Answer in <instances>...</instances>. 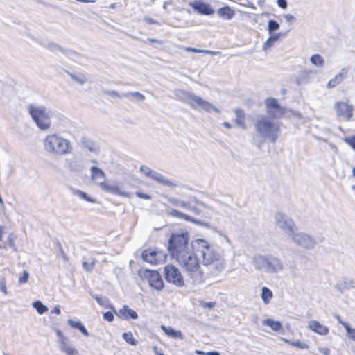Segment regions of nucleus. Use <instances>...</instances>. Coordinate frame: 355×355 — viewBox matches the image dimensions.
<instances>
[{"mask_svg": "<svg viewBox=\"0 0 355 355\" xmlns=\"http://www.w3.org/2000/svg\"><path fill=\"white\" fill-rule=\"evenodd\" d=\"M196 354L198 355H220L219 352L215 351L205 352L200 350H196Z\"/></svg>", "mask_w": 355, "mask_h": 355, "instance_id": "58836bf2", "label": "nucleus"}, {"mask_svg": "<svg viewBox=\"0 0 355 355\" xmlns=\"http://www.w3.org/2000/svg\"><path fill=\"white\" fill-rule=\"evenodd\" d=\"M189 103L193 108L201 107L207 110L211 107V105L209 102L195 95L189 97Z\"/></svg>", "mask_w": 355, "mask_h": 355, "instance_id": "4468645a", "label": "nucleus"}, {"mask_svg": "<svg viewBox=\"0 0 355 355\" xmlns=\"http://www.w3.org/2000/svg\"><path fill=\"white\" fill-rule=\"evenodd\" d=\"M344 77H345V76L342 73L337 74L334 78H332L331 80H330L328 82V84H327L328 87L333 88V87H336L338 85H339L340 83H342V81L344 79Z\"/></svg>", "mask_w": 355, "mask_h": 355, "instance_id": "b1692460", "label": "nucleus"}, {"mask_svg": "<svg viewBox=\"0 0 355 355\" xmlns=\"http://www.w3.org/2000/svg\"><path fill=\"white\" fill-rule=\"evenodd\" d=\"M272 292L267 287L262 288L261 298L264 303L268 304L272 298Z\"/></svg>", "mask_w": 355, "mask_h": 355, "instance_id": "393cba45", "label": "nucleus"}, {"mask_svg": "<svg viewBox=\"0 0 355 355\" xmlns=\"http://www.w3.org/2000/svg\"><path fill=\"white\" fill-rule=\"evenodd\" d=\"M189 235L187 231L171 234L167 246L171 259L177 260L191 250L189 248Z\"/></svg>", "mask_w": 355, "mask_h": 355, "instance_id": "f257e3e1", "label": "nucleus"}, {"mask_svg": "<svg viewBox=\"0 0 355 355\" xmlns=\"http://www.w3.org/2000/svg\"><path fill=\"white\" fill-rule=\"evenodd\" d=\"M263 324L270 327L274 331H279L282 329V323L279 321H275L270 318L264 320Z\"/></svg>", "mask_w": 355, "mask_h": 355, "instance_id": "aec40b11", "label": "nucleus"}, {"mask_svg": "<svg viewBox=\"0 0 355 355\" xmlns=\"http://www.w3.org/2000/svg\"><path fill=\"white\" fill-rule=\"evenodd\" d=\"M290 345L293 347H296L301 349H309V345L306 343L301 342L300 340H296L293 342H291Z\"/></svg>", "mask_w": 355, "mask_h": 355, "instance_id": "c756f323", "label": "nucleus"}, {"mask_svg": "<svg viewBox=\"0 0 355 355\" xmlns=\"http://www.w3.org/2000/svg\"><path fill=\"white\" fill-rule=\"evenodd\" d=\"M189 5L199 15H211L214 13V10L210 4L200 0L190 2Z\"/></svg>", "mask_w": 355, "mask_h": 355, "instance_id": "f8f14e48", "label": "nucleus"}, {"mask_svg": "<svg viewBox=\"0 0 355 355\" xmlns=\"http://www.w3.org/2000/svg\"><path fill=\"white\" fill-rule=\"evenodd\" d=\"M311 62L318 67H321L324 64V60L319 54L313 55L311 57Z\"/></svg>", "mask_w": 355, "mask_h": 355, "instance_id": "cd10ccee", "label": "nucleus"}, {"mask_svg": "<svg viewBox=\"0 0 355 355\" xmlns=\"http://www.w3.org/2000/svg\"><path fill=\"white\" fill-rule=\"evenodd\" d=\"M74 193L78 196V197H80V198L87 201V202H92V203H94L96 202V200L90 197H89L86 193L80 191V190H76L74 191Z\"/></svg>", "mask_w": 355, "mask_h": 355, "instance_id": "c85d7f7f", "label": "nucleus"}, {"mask_svg": "<svg viewBox=\"0 0 355 355\" xmlns=\"http://www.w3.org/2000/svg\"><path fill=\"white\" fill-rule=\"evenodd\" d=\"M217 14L222 19L229 20L234 15V11L229 6H224L217 10Z\"/></svg>", "mask_w": 355, "mask_h": 355, "instance_id": "a211bd4d", "label": "nucleus"}, {"mask_svg": "<svg viewBox=\"0 0 355 355\" xmlns=\"http://www.w3.org/2000/svg\"><path fill=\"white\" fill-rule=\"evenodd\" d=\"M146 21H147L148 24H157V22H156L155 20L152 19H146Z\"/></svg>", "mask_w": 355, "mask_h": 355, "instance_id": "864d4df0", "label": "nucleus"}, {"mask_svg": "<svg viewBox=\"0 0 355 355\" xmlns=\"http://www.w3.org/2000/svg\"><path fill=\"white\" fill-rule=\"evenodd\" d=\"M29 114L40 129L45 130L51 127L50 115L44 107H28Z\"/></svg>", "mask_w": 355, "mask_h": 355, "instance_id": "423d86ee", "label": "nucleus"}, {"mask_svg": "<svg viewBox=\"0 0 355 355\" xmlns=\"http://www.w3.org/2000/svg\"><path fill=\"white\" fill-rule=\"evenodd\" d=\"M28 277H29V274L27 271L24 270L23 272V274L21 275V277H20L19 278V283L21 284H25L28 282Z\"/></svg>", "mask_w": 355, "mask_h": 355, "instance_id": "f704fd0d", "label": "nucleus"}, {"mask_svg": "<svg viewBox=\"0 0 355 355\" xmlns=\"http://www.w3.org/2000/svg\"><path fill=\"white\" fill-rule=\"evenodd\" d=\"M109 94H110V96H117V97H119V94L116 92H115V91H111V92H109Z\"/></svg>", "mask_w": 355, "mask_h": 355, "instance_id": "3c124183", "label": "nucleus"}, {"mask_svg": "<svg viewBox=\"0 0 355 355\" xmlns=\"http://www.w3.org/2000/svg\"><path fill=\"white\" fill-rule=\"evenodd\" d=\"M139 274L141 277L146 279L150 286L157 290H161L164 287V282L160 274L157 271L151 270H140Z\"/></svg>", "mask_w": 355, "mask_h": 355, "instance_id": "9d476101", "label": "nucleus"}, {"mask_svg": "<svg viewBox=\"0 0 355 355\" xmlns=\"http://www.w3.org/2000/svg\"><path fill=\"white\" fill-rule=\"evenodd\" d=\"M277 4L283 9H286L287 8V2L286 0H277Z\"/></svg>", "mask_w": 355, "mask_h": 355, "instance_id": "c03bdc74", "label": "nucleus"}, {"mask_svg": "<svg viewBox=\"0 0 355 355\" xmlns=\"http://www.w3.org/2000/svg\"><path fill=\"white\" fill-rule=\"evenodd\" d=\"M187 51H190V52H194V53H200V52H201L200 50H198V49H194V48H191V47L187 48Z\"/></svg>", "mask_w": 355, "mask_h": 355, "instance_id": "09e8293b", "label": "nucleus"}, {"mask_svg": "<svg viewBox=\"0 0 355 355\" xmlns=\"http://www.w3.org/2000/svg\"><path fill=\"white\" fill-rule=\"evenodd\" d=\"M103 319L108 322H112L114 319V314L112 311H107L103 313Z\"/></svg>", "mask_w": 355, "mask_h": 355, "instance_id": "c9c22d12", "label": "nucleus"}, {"mask_svg": "<svg viewBox=\"0 0 355 355\" xmlns=\"http://www.w3.org/2000/svg\"><path fill=\"white\" fill-rule=\"evenodd\" d=\"M44 148L49 153L56 155L70 153L72 150L70 141L57 134H51L45 137Z\"/></svg>", "mask_w": 355, "mask_h": 355, "instance_id": "f03ea898", "label": "nucleus"}, {"mask_svg": "<svg viewBox=\"0 0 355 355\" xmlns=\"http://www.w3.org/2000/svg\"><path fill=\"white\" fill-rule=\"evenodd\" d=\"M141 171H142L146 176H151L152 171L148 167L141 166L140 168Z\"/></svg>", "mask_w": 355, "mask_h": 355, "instance_id": "a19ab883", "label": "nucleus"}, {"mask_svg": "<svg viewBox=\"0 0 355 355\" xmlns=\"http://www.w3.org/2000/svg\"><path fill=\"white\" fill-rule=\"evenodd\" d=\"M344 141L355 150V135L345 137Z\"/></svg>", "mask_w": 355, "mask_h": 355, "instance_id": "72a5a7b5", "label": "nucleus"}, {"mask_svg": "<svg viewBox=\"0 0 355 355\" xmlns=\"http://www.w3.org/2000/svg\"><path fill=\"white\" fill-rule=\"evenodd\" d=\"M94 264L95 261L92 259L90 261H84L83 263V267L85 270L91 271L94 268Z\"/></svg>", "mask_w": 355, "mask_h": 355, "instance_id": "2f4dec72", "label": "nucleus"}, {"mask_svg": "<svg viewBox=\"0 0 355 355\" xmlns=\"http://www.w3.org/2000/svg\"><path fill=\"white\" fill-rule=\"evenodd\" d=\"M318 352L322 355H329L331 353L330 349L327 347H318Z\"/></svg>", "mask_w": 355, "mask_h": 355, "instance_id": "4c0bfd02", "label": "nucleus"}, {"mask_svg": "<svg viewBox=\"0 0 355 355\" xmlns=\"http://www.w3.org/2000/svg\"><path fill=\"white\" fill-rule=\"evenodd\" d=\"M0 290L1 292H3L4 294H7V288H6V282L5 279H2L0 280Z\"/></svg>", "mask_w": 355, "mask_h": 355, "instance_id": "ea45409f", "label": "nucleus"}, {"mask_svg": "<svg viewBox=\"0 0 355 355\" xmlns=\"http://www.w3.org/2000/svg\"><path fill=\"white\" fill-rule=\"evenodd\" d=\"M153 178L159 182H162L164 184H168V181L166 180L162 175H157V176L153 177Z\"/></svg>", "mask_w": 355, "mask_h": 355, "instance_id": "a18cd8bd", "label": "nucleus"}, {"mask_svg": "<svg viewBox=\"0 0 355 355\" xmlns=\"http://www.w3.org/2000/svg\"><path fill=\"white\" fill-rule=\"evenodd\" d=\"M268 116L272 119L281 118L286 113V109L282 107L278 101L273 98H268L265 101Z\"/></svg>", "mask_w": 355, "mask_h": 355, "instance_id": "9b49d317", "label": "nucleus"}, {"mask_svg": "<svg viewBox=\"0 0 355 355\" xmlns=\"http://www.w3.org/2000/svg\"><path fill=\"white\" fill-rule=\"evenodd\" d=\"M142 259L152 264L158 265L164 261L166 254L163 250H157L156 248H148L143 251Z\"/></svg>", "mask_w": 355, "mask_h": 355, "instance_id": "1a4fd4ad", "label": "nucleus"}, {"mask_svg": "<svg viewBox=\"0 0 355 355\" xmlns=\"http://www.w3.org/2000/svg\"><path fill=\"white\" fill-rule=\"evenodd\" d=\"M162 330L164 332V334L168 337L173 338H182L183 336L180 331H176L171 328V327H166L164 325L161 326Z\"/></svg>", "mask_w": 355, "mask_h": 355, "instance_id": "6ab92c4d", "label": "nucleus"}, {"mask_svg": "<svg viewBox=\"0 0 355 355\" xmlns=\"http://www.w3.org/2000/svg\"><path fill=\"white\" fill-rule=\"evenodd\" d=\"M17 235L14 232H9L6 226L0 225V250L11 249L17 252Z\"/></svg>", "mask_w": 355, "mask_h": 355, "instance_id": "0eeeda50", "label": "nucleus"}, {"mask_svg": "<svg viewBox=\"0 0 355 355\" xmlns=\"http://www.w3.org/2000/svg\"><path fill=\"white\" fill-rule=\"evenodd\" d=\"M101 188L107 192L114 194H120V189L117 186L112 185L106 182H103L100 184Z\"/></svg>", "mask_w": 355, "mask_h": 355, "instance_id": "412c9836", "label": "nucleus"}, {"mask_svg": "<svg viewBox=\"0 0 355 355\" xmlns=\"http://www.w3.org/2000/svg\"><path fill=\"white\" fill-rule=\"evenodd\" d=\"M165 279L176 286L182 287L184 285L183 276L180 270L172 264L166 265L164 268Z\"/></svg>", "mask_w": 355, "mask_h": 355, "instance_id": "6e6552de", "label": "nucleus"}, {"mask_svg": "<svg viewBox=\"0 0 355 355\" xmlns=\"http://www.w3.org/2000/svg\"><path fill=\"white\" fill-rule=\"evenodd\" d=\"M153 351L155 352V353L157 355H164L163 353L159 352L157 351L158 347H157V346H154V347H153Z\"/></svg>", "mask_w": 355, "mask_h": 355, "instance_id": "8fccbe9b", "label": "nucleus"}, {"mask_svg": "<svg viewBox=\"0 0 355 355\" xmlns=\"http://www.w3.org/2000/svg\"><path fill=\"white\" fill-rule=\"evenodd\" d=\"M136 196L140 198L150 200L151 198L150 196L147 193H144L141 192H137Z\"/></svg>", "mask_w": 355, "mask_h": 355, "instance_id": "79ce46f5", "label": "nucleus"}, {"mask_svg": "<svg viewBox=\"0 0 355 355\" xmlns=\"http://www.w3.org/2000/svg\"><path fill=\"white\" fill-rule=\"evenodd\" d=\"M68 323L70 324V326L73 328L78 329L83 334H84L85 336H89V333L85 326L82 324L81 322L74 321L72 320H69Z\"/></svg>", "mask_w": 355, "mask_h": 355, "instance_id": "4be33fe9", "label": "nucleus"}, {"mask_svg": "<svg viewBox=\"0 0 355 355\" xmlns=\"http://www.w3.org/2000/svg\"><path fill=\"white\" fill-rule=\"evenodd\" d=\"M216 305V303L215 302H207L204 304V307H208L209 309H211L213 307H214Z\"/></svg>", "mask_w": 355, "mask_h": 355, "instance_id": "de8ad7c7", "label": "nucleus"}, {"mask_svg": "<svg viewBox=\"0 0 355 355\" xmlns=\"http://www.w3.org/2000/svg\"><path fill=\"white\" fill-rule=\"evenodd\" d=\"M279 28V24L275 20H270L268 22V29L270 32H273L278 30Z\"/></svg>", "mask_w": 355, "mask_h": 355, "instance_id": "473e14b6", "label": "nucleus"}, {"mask_svg": "<svg viewBox=\"0 0 355 355\" xmlns=\"http://www.w3.org/2000/svg\"><path fill=\"white\" fill-rule=\"evenodd\" d=\"M191 245L193 252L201 254L204 265H211L219 260L218 253L207 241L197 239L191 241Z\"/></svg>", "mask_w": 355, "mask_h": 355, "instance_id": "7ed1b4c3", "label": "nucleus"}, {"mask_svg": "<svg viewBox=\"0 0 355 355\" xmlns=\"http://www.w3.org/2000/svg\"><path fill=\"white\" fill-rule=\"evenodd\" d=\"M33 307L37 310L39 314H44L47 312L48 308L46 306L44 305L40 301H35L33 303Z\"/></svg>", "mask_w": 355, "mask_h": 355, "instance_id": "a878e982", "label": "nucleus"}, {"mask_svg": "<svg viewBox=\"0 0 355 355\" xmlns=\"http://www.w3.org/2000/svg\"><path fill=\"white\" fill-rule=\"evenodd\" d=\"M105 178V173L104 172L96 167L92 166L91 168V178L94 180H99V179H103Z\"/></svg>", "mask_w": 355, "mask_h": 355, "instance_id": "5701e85b", "label": "nucleus"}, {"mask_svg": "<svg viewBox=\"0 0 355 355\" xmlns=\"http://www.w3.org/2000/svg\"><path fill=\"white\" fill-rule=\"evenodd\" d=\"M130 96H134L139 100L142 101L144 99V96L139 92H135L130 93Z\"/></svg>", "mask_w": 355, "mask_h": 355, "instance_id": "37998d69", "label": "nucleus"}, {"mask_svg": "<svg viewBox=\"0 0 355 355\" xmlns=\"http://www.w3.org/2000/svg\"><path fill=\"white\" fill-rule=\"evenodd\" d=\"M171 214H172L173 216H178V217H180V218H185V219H187V220H188V219H189V217H188L187 216H186V215H185L184 214H183V213H181V212L178 211V210H175V209L172 210V211H171Z\"/></svg>", "mask_w": 355, "mask_h": 355, "instance_id": "e433bc0d", "label": "nucleus"}, {"mask_svg": "<svg viewBox=\"0 0 355 355\" xmlns=\"http://www.w3.org/2000/svg\"><path fill=\"white\" fill-rule=\"evenodd\" d=\"M51 313H55L56 315H59L60 313V306H55L52 310H51Z\"/></svg>", "mask_w": 355, "mask_h": 355, "instance_id": "49530a36", "label": "nucleus"}, {"mask_svg": "<svg viewBox=\"0 0 355 355\" xmlns=\"http://www.w3.org/2000/svg\"><path fill=\"white\" fill-rule=\"evenodd\" d=\"M116 314L122 320L137 319L138 318L137 312L130 309L127 305H124Z\"/></svg>", "mask_w": 355, "mask_h": 355, "instance_id": "2eb2a0df", "label": "nucleus"}, {"mask_svg": "<svg viewBox=\"0 0 355 355\" xmlns=\"http://www.w3.org/2000/svg\"><path fill=\"white\" fill-rule=\"evenodd\" d=\"M57 335L62 338L61 349L67 355H75L77 351L71 346L68 345L66 342V338L63 336L62 331L58 330Z\"/></svg>", "mask_w": 355, "mask_h": 355, "instance_id": "f3484780", "label": "nucleus"}, {"mask_svg": "<svg viewBox=\"0 0 355 355\" xmlns=\"http://www.w3.org/2000/svg\"><path fill=\"white\" fill-rule=\"evenodd\" d=\"M335 110L340 116L349 119L353 115V107L347 102L338 101L335 103Z\"/></svg>", "mask_w": 355, "mask_h": 355, "instance_id": "ddd939ff", "label": "nucleus"}, {"mask_svg": "<svg viewBox=\"0 0 355 355\" xmlns=\"http://www.w3.org/2000/svg\"><path fill=\"white\" fill-rule=\"evenodd\" d=\"M309 328L321 336H326L329 334V329L327 326L322 324L317 320H311L309 323Z\"/></svg>", "mask_w": 355, "mask_h": 355, "instance_id": "dca6fc26", "label": "nucleus"}, {"mask_svg": "<svg viewBox=\"0 0 355 355\" xmlns=\"http://www.w3.org/2000/svg\"><path fill=\"white\" fill-rule=\"evenodd\" d=\"M196 253L191 248L190 251L175 260L191 278L200 277L202 275L200 261Z\"/></svg>", "mask_w": 355, "mask_h": 355, "instance_id": "20e7f679", "label": "nucleus"}, {"mask_svg": "<svg viewBox=\"0 0 355 355\" xmlns=\"http://www.w3.org/2000/svg\"><path fill=\"white\" fill-rule=\"evenodd\" d=\"M257 132L270 142H275L280 130L279 124L270 121L268 117H262L256 123Z\"/></svg>", "mask_w": 355, "mask_h": 355, "instance_id": "39448f33", "label": "nucleus"}, {"mask_svg": "<svg viewBox=\"0 0 355 355\" xmlns=\"http://www.w3.org/2000/svg\"><path fill=\"white\" fill-rule=\"evenodd\" d=\"M123 339L131 345H136L137 341L135 339L133 334L131 332H125L123 334Z\"/></svg>", "mask_w": 355, "mask_h": 355, "instance_id": "bb28decb", "label": "nucleus"}, {"mask_svg": "<svg viewBox=\"0 0 355 355\" xmlns=\"http://www.w3.org/2000/svg\"><path fill=\"white\" fill-rule=\"evenodd\" d=\"M343 324L347 331L349 337L355 340V329H352L347 323H343Z\"/></svg>", "mask_w": 355, "mask_h": 355, "instance_id": "7c9ffc66", "label": "nucleus"}, {"mask_svg": "<svg viewBox=\"0 0 355 355\" xmlns=\"http://www.w3.org/2000/svg\"><path fill=\"white\" fill-rule=\"evenodd\" d=\"M224 125L227 128H230V125L227 123H224Z\"/></svg>", "mask_w": 355, "mask_h": 355, "instance_id": "5fc2aeb1", "label": "nucleus"}, {"mask_svg": "<svg viewBox=\"0 0 355 355\" xmlns=\"http://www.w3.org/2000/svg\"><path fill=\"white\" fill-rule=\"evenodd\" d=\"M148 41L150 43H160L157 40L153 39V38H149V39H148Z\"/></svg>", "mask_w": 355, "mask_h": 355, "instance_id": "603ef678", "label": "nucleus"}]
</instances>
